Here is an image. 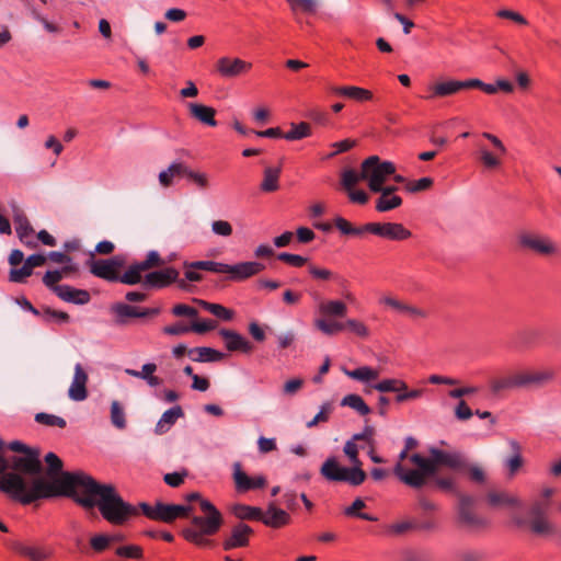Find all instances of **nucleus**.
Wrapping results in <instances>:
<instances>
[{"label": "nucleus", "instance_id": "nucleus-1", "mask_svg": "<svg viewBox=\"0 0 561 561\" xmlns=\"http://www.w3.org/2000/svg\"><path fill=\"white\" fill-rule=\"evenodd\" d=\"M44 461L47 465L46 477L39 474L26 481L18 473H7L0 477V491L22 505L59 496L72 500L77 494L76 488L82 486L85 478L90 477L82 471H64L62 460L53 451L45 455Z\"/></svg>", "mask_w": 561, "mask_h": 561}, {"label": "nucleus", "instance_id": "nucleus-2", "mask_svg": "<svg viewBox=\"0 0 561 561\" xmlns=\"http://www.w3.org/2000/svg\"><path fill=\"white\" fill-rule=\"evenodd\" d=\"M81 488L83 495L77 493L73 502L85 511L98 507L111 525L122 526L137 514V507L124 501L113 484L100 483L90 476Z\"/></svg>", "mask_w": 561, "mask_h": 561}, {"label": "nucleus", "instance_id": "nucleus-3", "mask_svg": "<svg viewBox=\"0 0 561 561\" xmlns=\"http://www.w3.org/2000/svg\"><path fill=\"white\" fill-rule=\"evenodd\" d=\"M187 502H198L205 516H193L191 526L182 529L183 538L199 547L211 548L215 541L208 537L216 535L224 524V517L220 511L208 500L204 499L199 492H191L185 495Z\"/></svg>", "mask_w": 561, "mask_h": 561}, {"label": "nucleus", "instance_id": "nucleus-4", "mask_svg": "<svg viewBox=\"0 0 561 561\" xmlns=\"http://www.w3.org/2000/svg\"><path fill=\"white\" fill-rule=\"evenodd\" d=\"M321 476L330 482H345L351 486L363 484L367 478L366 472L357 467L340 465L334 456L329 457L320 468Z\"/></svg>", "mask_w": 561, "mask_h": 561}, {"label": "nucleus", "instance_id": "nucleus-5", "mask_svg": "<svg viewBox=\"0 0 561 561\" xmlns=\"http://www.w3.org/2000/svg\"><path fill=\"white\" fill-rule=\"evenodd\" d=\"M394 172L396 167L391 161H381L378 156H370L362 163L360 179L367 182L371 192H378L379 185Z\"/></svg>", "mask_w": 561, "mask_h": 561}, {"label": "nucleus", "instance_id": "nucleus-6", "mask_svg": "<svg viewBox=\"0 0 561 561\" xmlns=\"http://www.w3.org/2000/svg\"><path fill=\"white\" fill-rule=\"evenodd\" d=\"M193 512L190 504H165L157 502L154 505L142 502V515L158 522L173 523L178 518L188 517Z\"/></svg>", "mask_w": 561, "mask_h": 561}, {"label": "nucleus", "instance_id": "nucleus-7", "mask_svg": "<svg viewBox=\"0 0 561 561\" xmlns=\"http://www.w3.org/2000/svg\"><path fill=\"white\" fill-rule=\"evenodd\" d=\"M9 463V469L13 470L12 473H18L21 477L28 476L31 479L39 477L44 470L39 448L23 455H13L10 457Z\"/></svg>", "mask_w": 561, "mask_h": 561}, {"label": "nucleus", "instance_id": "nucleus-8", "mask_svg": "<svg viewBox=\"0 0 561 561\" xmlns=\"http://www.w3.org/2000/svg\"><path fill=\"white\" fill-rule=\"evenodd\" d=\"M87 264L94 276L115 283L118 282V273L125 265V259L122 255H114L107 260H95L94 253H91Z\"/></svg>", "mask_w": 561, "mask_h": 561}, {"label": "nucleus", "instance_id": "nucleus-9", "mask_svg": "<svg viewBox=\"0 0 561 561\" xmlns=\"http://www.w3.org/2000/svg\"><path fill=\"white\" fill-rule=\"evenodd\" d=\"M430 455L433 456L435 470L439 466L447 467L456 471H462L468 467L467 458L459 451H446L436 447L430 448Z\"/></svg>", "mask_w": 561, "mask_h": 561}, {"label": "nucleus", "instance_id": "nucleus-10", "mask_svg": "<svg viewBox=\"0 0 561 561\" xmlns=\"http://www.w3.org/2000/svg\"><path fill=\"white\" fill-rule=\"evenodd\" d=\"M232 478L236 491L238 493H247L249 491L260 490L266 486L267 481L263 474L249 477L243 470L239 461L234 462Z\"/></svg>", "mask_w": 561, "mask_h": 561}, {"label": "nucleus", "instance_id": "nucleus-11", "mask_svg": "<svg viewBox=\"0 0 561 561\" xmlns=\"http://www.w3.org/2000/svg\"><path fill=\"white\" fill-rule=\"evenodd\" d=\"M252 65L240 58L220 57L215 64V71L224 79L237 78L251 69Z\"/></svg>", "mask_w": 561, "mask_h": 561}, {"label": "nucleus", "instance_id": "nucleus-12", "mask_svg": "<svg viewBox=\"0 0 561 561\" xmlns=\"http://www.w3.org/2000/svg\"><path fill=\"white\" fill-rule=\"evenodd\" d=\"M224 265V274H229L228 278L232 282H242L257 275L265 268L263 263L256 261L240 262L233 265L225 263Z\"/></svg>", "mask_w": 561, "mask_h": 561}, {"label": "nucleus", "instance_id": "nucleus-13", "mask_svg": "<svg viewBox=\"0 0 561 561\" xmlns=\"http://www.w3.org/2000/svg\"><path fill=\"white\" fill-rule=\"evenodd\" d=\"M179 277V271L174 267L153 271L142 276V289H160L169 286Z\"/></svg>", "mask_w": 561, "mask_h": 561}, {"label": "nucleus", "instance_id": "nucleus-14", "mask_svg": "<svg viewBox=\"0 0 561 561\" xmlns=\"http://www.w3.org/2000/svg\"><path fill=\"white\" fill-rule=\"evenodd\" d=\"M518 243L520 248L531 250L542 255H550L557 252L556 245L548 238L528 232H523L518 236Z\"/></svg>", "mask_w": 561, "mask_h": 561}, {"label": "nucleus", "instance_id": "nucleus-15", "mask_svg": "<svg viewBox=\"0 0 561 561\" xmlns=\"http://www.w3.org/2000/svg\"><path fill=\"white\" fill-rule=\"evenodd\" d=\"M519 389L541 388L553 380L552 370H522L517 371Z\"/></svg>", "mask_w": 561, "mask_h": 561}, {"label": "nucleus", "instance_id": "nucleus-16", "mask_svg": "<svg viewBox=\"0 0 561 561\" xmlns=\"http://www.w3.org/2000/svg\"><path fill=\"white\" fill-rule=\"evenodd\" d=\"M4 543L10 550L30 561H45L50 557V552L45 548L28 546L18 539H8Z\"/></svg>", "mask_w": 561, "mask_h": 561}, {"label": "nucleus", "instance_id": "nucleus-17", "mask_svg": "<svg viewBox=\"0 0 561 561\" xmlns=\"http://www.w3.org/2000/svg\"><path fill=\"white\" fill-rule=\"evenodd\" d=\"M253 534V529L244 524L238 523L231 529V534L222 541V548L226 551L247 547L250 542V536Z\"/></svg>", "mask_w": 561, "mask_h": 561}, {"label": "nucleus", "instance_id": "nucleus-18", "mask_svg": "<svg viewBox=\"0 0 561 561\" xmlns=\"http://www.w3.org/2000/svg\"><path fill=\"white\" fill-rule=\"evenodd\" d=\"M459 504H458V518L459 522L467 526H483L485 525V522L478 517L472 512V506L474 504V497L467 494H459Z\"/></svg>", "mask_w": 561, "mask_h": 561}, {"label": "nucleus", "instance_id": "nucleus-19", "mask_svg": "<svg viewBox=\"0 0 561 561\" xmlns=\"http://www.w3.org/2000/svg\"><path fill=\"white\" fill-rule=\"evenodd\" d=\"M218 334L225 340V346L229 352H242L249 354L253 345L242 334L230 329H220Z\"/></svg>", "mask_w": 561, "mask_h": 561}, {"label": "nucleus", "instance_id": "nucleus-20", "mask_svg": "<svg viewBox=\"0 0 561 561\" xmlns=\"http://www.w3.org/2000/svg\"><path fill=\"white\" fill-rule=\"evenodd\" d=\"M87 382L88 374L81 364H76L73 379L68 390L69 398L73 401L85 400L88 397Z\"/></svg>", "mask_w": 561, "mask_h": 561}, {"label": "nucleus", "instance_id": "nucleus-21", "mask_svg": "<svg viewBox=\"0 0 561 561\" xmlns=\"http://www.w3.org/2000/svg\"><path fill=\"white\" fill-rule=\"evenodd\" d=\"M261 522L271 528H280L290 522L289 514L277 507L274 503H270L266 511L262 513Z\"/></svg>", "mask_w": 561, "mask_h": 561}, {"label": "nucleus", "instance_id": "nucleus-22", "mask_svg": "<svg viewBox=\"0 0 561 561\" xmlns=\"http://www.w3.org/2000/svg\"><path fill=\"white\" fill-rule=\"evenodd\" d=\"M58 298L75 305H85L91 300V295L85 289H78L70 285H61L55 288Z\"/></svg>", "mask_w": 561, "mask_h": 561}, {"label": "nucleus", "instance_id": "nucleus-23", "mask_svg": "<svg viewBox=\"0 0 561 561\" xmlns=\"http://www.w3.org/2000/svg\"><path fill=\"white\" fill-rule=\"evenodd\" d=\"M110 311L114 316V321L117 324H127L133 319L140 318V307L130 306L124 302L113 304Z\"/></svg>", "mask_w": 561, "mask_h": 561}, {"label": "nucleus", "instance_id": "nucleus-24", "mask_svg": "<svg viewBox=\"0 0 561 561\" xmlns=\"http://www.w3.org/2000/svg\"><path fill=\"white\" fill-rule=\"evenodd\" d=\"M394 474L407 485L420 489L426 483V477L415 469H408L400 462L396 465Z\"/></svg>", "mask_w": 561, "mask_h": 561}, {"label": "nucleus", "instance_id": "nucleus-25", "mask_svg": "<svg viewBox=\"0 0 561 561\" xmlns=\"http://www.w3.org/2000/svg\"><path fill=\"white\" fill-rule=\"evenodd\" d=\"M16 224L15 231L20 241L30 249H35L37 242L32 238L34 229L28 219L24 215H16L14 217Z\"/></svg>", "mask_w": 561, "mask_h": 561}, {"label": "nucleus", "instance_id": "nucleus-26", "mask_svg": "<svg viewBox=\"0 0 561 561\" xmlns=\"http://www.w3.org/2000/svg\"><path fill=\"white\" fill-rule=\"evenodd\" d=\"M187 106L193 118L210 127L217 126V121L215 119L216 110L214 107L199 103H188Z\"/></svg>", "mask_w": 561, "mask_h": 561}, {"label": "nucleus", "instance_id": "nucleus-27", "mask_svg": "<svg viewBox=\"0 0 561 561\" xmlns=\"http://www.w3.org/2000/svg\"><path fill=\"white\" fill-rule=\"evenodd\" d=\"M513 520L518 527H523L529 524L531 531L536 535L548 536L554 534L556 531L553 525L550 524L547 518H533L530 522H528L525 517L515 516Z\"/></svg>", "mask_w": 561, "mask_h": 561}, {"label": "nucleus", "instance_id": "nucleus-28", "mask_svg": "<svg viewBox=\"0 0 561 561\" xmlns=\"http://www.w3.org/2000/svg\"><path fill=\"white\" fill-rule=\"evenodd\" d=\"M381 302L385 304L386 306L392 308L398 313L408 316V317H410L412 319L425 318L427 316L424 310H422L420 308H416L414 306L404 304L403 301H400V300H398V299H396L393 297H389V296L388 297H383L381 299Z\"/></svg>", "mask_w": 561, "mask_h": 561}, {"label": "nucleus", "instance_id": "nucleus-29", "mask_svg": "<svg viewBox=\"0 0 561 561\" xmlns=\"http://www.w3.org/2000/svg\"><path fill=\"white\" fill-rule=\"evenodd\" d=\"M188 356L192 360L198 363L220 362L225 358V353L208 346H198L188 350Z\"/></svg>", "mask_w": 561, "mask_h": 561}, {"label": "nucleus", "instance_id": "nucleus-30", "mask_svg": "<svg viewBox=\"0 0 561 561\" xmlns=\"http://www.w3.org/2000/svg\"><path fill=\"white\" fill-rule=\"evenodd\" d=\"M190 168L181 161L172 162L167 170L159 173V181L162 186H170L173 178H186Z\"/></svg>", "mask_w": 561, "mask_h": 561}, {"label": "nucleus", "instance_id": "nucleus-31", "mask_svg": "<svg viewBox=\"0 0 561 561\" xmlns=\"http://www.w3.org/2000/svg\"><path fill=\"white\" fill-rule=\"evenodd\" d=\"M184 416V411L181 405H174L164 411L159 422L157 423L156 432L158 434L167 433L179 419Z\"/></svg>", "mask_w": 561, "mask_h": 561}, {"label": "nucleus", "instance_id": "nucleus-32", "mask_svg": "<svg viewBox=\"0 0 561 561\" xmlns=\"http://www.w3.org/2000/svg\"><path fill=\"white\" fill-rule=\"evenodd\" d=\"M489 387L491 393L494 396H497L503 391L519 389L517 373L510 376L493 378L490 380Z\"/></svg>", "mask_w": 561, "mask_h": 561}, {"label": "nucleus", "instance_id": "nucleus-33", "mask_svg": "<svg viewBox=\"0 0 561 561\" xmlns=\"http://www.w3.org/2000/svg\"><path fill=\"white\" fill-rule=\"evenodd\" d=\"M231 513L241 520L261 522L263 511L260 507L238 503L232 505Z\"/></svg>", "mask_w": 561, "mask_h": 561}, {"label": "nucleus", "instance_id": "nucleus-34", "mask_svg": "<svg viewBox=\"0 0 561 561\" xmlns=\"http://www.w3.org/2000/svg\"><path fill=\"white\" fill-rule=\"evenodd\" d=\"M195 301L206 311L214 314L216 318L222 321H231L234 317V312L231 309L226 308L220 304L208 302L202 299H195Z\"/></svg>", "mask_w": 561, "mask_h": 561}, {"label": "nucleus", "instance_id": "nucleus-35", "mask_svg": "<svg viewBox=\"0 0 561 561\" xmlns=\"http://www.w3.org/2000/svg\"><path fill=\"white\" fill-rule=\"evenodd\" d=\"M308 272H309L310 276L314 279H319V280L333 279L341 287H345L347 284V280L344 277H342L337 274H334L332 271L324 268V267H319L313 264H309Z\"/></svg>", "mask_w": 561, "mask_h": 561}, {"label": "nucleus", "instance_id": "nucleus-36", "mask_svg": "<svg viewBox=\"0 0 561 561\" xmlns=\"http://www.w3.org/2000/svg\"><path fill=\"white\" fill-rule=\"evenodd\" d=\"M460 90H462L461 80L443 81V82H438L432 87L433 94L430 98L448 96V95L456 94Z\"/></svg>", "mask_w": 561, "mask_h": 561}, {"label": "nucleus", "instance_id": "nucleus-37", "mask_svg": "<svg viewBox=\"0 0 561 561\" xmlns=\"http://www.w3.org/2000/svg\"><path fill=\"white\" fill-rule=\"evenodd\" d=\"M513 455L505 460V466L508 468L510 476H514L523 466V457L520 454V445L515 439L507 440Z\"/></svg>", "mask_w": 561, "mask_h": 561}, {"label": "nucleus", "instance_id": "nucleus-38", "mask_svg": "<svg viewBox=\"0 0 561 561\" xmlns=\"http://www.w3.org/2000/svg\"><path fill=\"white\" fill-rule=\"evenodd\" d=\"M410 461L417 467V471L422 472L426 478L434 477L436 474L433 456L426 458L421 454H413L410 456Z\"/></svg>", "mask_w": 561, "mask_h": 561}, {"label": "nucleus", "instance_id": "nucleus-39", "mask_svg": "<svg viewBox=\"0 0 561 561\" xmlns=\"http://www.w3.org/2000/svg\"><path fill=\"white\" fill-rule=\"evenodd\" d=\"M280 169L279 168H266L264 170V178L260 188L265 193L275 192L278 190Z\"/></svg>", "mask_w": 561, "mask_h": 561}, {"label": "nucleus", "instance_id": "nucleus-40", "mask_svg": "<svg viewBox=\"0 0 561 561\" xmlns=\"http://www.w3.org/2000/svg\"><path fill=\"white\" fill-rule=\"evenodd\" d=\"M342 407H350L355 410L359 415H367L371 412L368 404L364 401V399L356 393L345 396L341 401Z\"/></svg>", "mask_w": 561, "mask_h": 561}, {"label": "nucleus", "instance_id": "nucleus-41", "mask_svg": "<svg viewBox=\"0 0 561 561\" xmlns=\"http://www.w3.org/2000/svg\"><path fill=\"white\" fill-rule=\"evenodd\" d=\"M411 237V231L408 230L402 224L399 222H386L383 238L401 241Z\"/></svg>", "mask_w": 561, "mask_h": 561}, {"label": "nucleus", "instance_id": "nucleus-42", "mask_svg": "<svg viewBox=\"0 0 561 561\" xmlns=\"http://www.w3.org/2000/svg\"><path fill=\"white\" fill-rule=\"evenodd\" d=\"M374 390L380 393L393 392L404 390L405 381L398 378H386L370 386Z\"/></svg>", "mask_w": 561, "mask_h": 561}, {"label": "nucleus", "instance_id": "nucleus-43", "mask_svg": "<svg viewBox=\"0 0 561 561\" xmlns=\"http://www.w3.org/2000/svg\"><path fill=\"white\" fill-rule=\"evenodd\" d=\"M345 375L354 380L369 382L379 377V371L369 366H360L353 370H345Z\"/></svg>", "mask_w": 561, "mask_h": 561}, {"label": "nucleus", "instance_id": "nucleus-44", "mask_svg": "<svg viewBox=\"0 0 561 561\" xmlns=\"http://www.w3.org/2000/svg\"><path fill=\"white\" fill-rule=\"evenodd\" d=\"M319 310L324 316L342 318L347 312V307L340 300H328L319 306Z\"/></svg>", "mask_w": 561, "mask_h": 561}, {"label": "nucleus", "instance_id": "nucleus-45", "mask_svg": "<svg viewBox=\"0 0 561 561\" xmlns=\"http://www.w3.org/2000/svg\"><path fill=\"white\" fill-rule=\"evenodd\" d=\"M311 135V127L306 122H300L298 124L291 123L290 130L284 134V138L288 141L300 140L307 138Z\"/></svg>", "mask_w": 561, "mask_h": 561}, {"label": "nucleus", "instance_id": "nucleus-46", "mask_svg": "<svg viewBox=\"0 0 561 561\" xmlns=\"http://www.w3.org/2000/svg\"><path fill=\"white\" fill-rule=\"evenodd\" d=\"M488 502L492 506H522V503L517 497L505 492H490L488 494Z\"/></svg>", "mask_w": 561, "mask_h": 561}, {"label": "nucleus", "instance_id": "nucleus-47", "mask_svg": "<svg viewBox=\"0 0 561 561\" xmlns=\"http://www.w3.org/2000/svg\"><path fill=\"white\" fill-rule=\"evenodd\" d=\"M225 263L216 262V261H193V262H184V267L197 270V271H207L217 274H224V265Z\"/></svg>", "mask_w": 561, "mask_h": 561}, {"label": "nucleus", "instance_id": "nucleus-48", "mask_svg": "<svg viewBox=\"0 0 561 561\" xmlns=\"http://www.w3.org/2000/svg\"><path fill=\"white\" fill-rule=\"evenodd\" d=\"M117 540L116 536L98 534L90 538V547L95 553H102L107 550L111 545Z\"/></svg>", "mask_w": 561, "mask_h": 561}, {"label": "nucleus", "instance_id": "nucleus-49", "mask_svg": "<svg viewBox=\"0 0 561 561\" xmlns=\"http://www.w3.org/2000/svg\"><path fill=\"white\" fill-rule=\"evenodd\" d=\"M365 507H366L365 502L360 497H357L354 500L352 505L347 506L344 510V514L348 517H356V518H360L364 520L377 522L378 518L376 516L359 512L362 508H365Z\"/></svg>", "mask_w": 561, "mask_h": 561}, {"label": "nucleus", "instance_id": "nucleus-50", "mask_svg": "<svg viewBox=\"0 0 561 561\" xmlns=\"http://www.w3.org/2000/svg\"><path fill=\"white\" fill-rule=\"evenodd\" d=\"M342 96L363 102L371 100L373 93L364 88L346 85V90L342 91Z\"/></svg>", "mask_w": 561, "mask_h": 561}, {"label": "nucleus", "instance_id": "nucleus-51", "mask_svg": "<svg viewBox=\"0 0 561 561\" xmlns=\"http://www.w3.org/2000/svg\"><path fill=\"white\" fill-rule=\"evenodd\" d=\"M314 325L325 335H334L345 330V324L343 322L327 321L324 319H317Z\"/></svg>", "mask_w": 561, "mask_h": 561}, {"label": "nucleus", "instance_id": "nucleus-52", "mask_svg": "<svg viewBox=\"0 0 561 561\" xmlns=\"http://www.w3.org/2000/svg\"><path fill=\"white\" fill-rule=\"evenodd\" d=\"M35 421L37 423L46 425V426H57L60 428H64L67 425V422L64 417L55 415V414H48L45 412L36 413Z\"/></svg>", "mask_w": 561, "mask_h": 561}, {"label": "nucleus", "instance_id": "nucleus-53", "mask_svg": "<svg viewBox=\"0 0 561 561\" xmlns=\"http://www.w3.org/2000/svg\"><path fill=\"white\" fill-rule=\"evenodd\" d=\"M402 205V198L399 195H392L389 197L380 196L376 201V209L380 213L392 210Z\"/></svg>", "mask_w": 561, "mask_h": 561}, {"label": "nucleus", "instance_id": "nucleus-54", "mask_svg": "<svg viewBox=\"0 0 561 561\" xmlns=\"http://www.w3.org/2000/svg\"><path fill=\"white\" fill-rule=\"evenodd\" d=\"M118 282L127 285L140 283V262H135L123 275L118 273Z\"/></svg>", "mask_w": 561, "mask_h": 561}, {"label": "nucleus", "instance_id": "nucleus-55", "mask_svg": "<svg viewBox=\"0 0 561 561\" xmlns=\"http://www.w3.org/2000/svg\"><path fill=\"white\" fill-rule=\"evenodd\" d=\"M41 316L46 323L51 321H56L58 323H68L70 321V316L67 312L55 310L50 307H45Z\"/></svg>", "mask_w": 561, "mask_h": 561}, {"label": "nucleus", "instance_id": "nucleus-56", "mask_svg": "<svg viewBox=\"0 0 561 561\" xmlns=\"http://www.w3.org/2000/svg\"><path fill=\"white\" fill-rule=\"evenodd\" d=\"M291 10L295 11H302L304 13L313 14L317 12L318 9V2L317 0H286Z\"/></svg>", "mask_w": 561, "mask_h": 561}, {"label": "nucleus", "instance_id": "nucleus-57", "mask_svg": "<svg viewBox=\"0 0 561 561\" xmlns=\"http://www.w3.org/2000/svg\"><path fill=\"white\" fill-rule=\"evenodd\" d=\"M111 422L115 427L119 430L126 427L125 413L117 401H113L111 405Z\"/></svg>", "mask_w": 561, "mask_h": 561}, {"label": "nucleus", "instance_id": "nucleus-58", "mask_svg": "<svg viewBox=\"0 0 561 561\" xmlns=\"http://www.w3.org/2000/svg\"><path fill=\"white\" fill-rule=\"evenodd\" d=\"M358 450H359L358 445L352 438L348 439L343 447V451L348 457V459L352 463V467L358 466L359 468H362L363 463L358 457Z\"/></svg>", "mask_w": 561, "mask_h": 561}, {"label": "nucleus", "instance_id": "nucleus-59", "mask_svg": "<svg viewBox=\"0 0 561 561\" xmlns=\"http://www.w3.org/2000/svg\"><path fill=\"white\" fill-rule=\"evenodd\" d=\"M432 478L437 489L459 496L460 493L458 492L456 483L451 478L437 477L436 474Z\"/></svg>", "mask_w": 561, "mask_h": 561}, {"label": "nucleus", "instance_id": "nucleus-60", "mask_svg": "<svg viewBox=\"0 0 561 561\" xmlns=\"http://www.w3.org/2000/svg\"><path fill=\"white\" fill-rule=\"evenodd\" d=\"M32 274L33 271L24 263L20 268L10 270L9 280L16 284H23Z\"/></svg>", "mask_w": 561, "mask_h": 561}, {"label": "nucleus", "instance_id": "nucleus-61", "mask_svg": "<svg viewBox=\"0 0 561 561\" xmlns=\"http://www.w3.org/2000/svg\"><path fill=\"white\" fill-rule=\"evenodd\" d=\"M423 389H409L408 383L405 382L404 390L397 391L394 401L398 404L407 402L409 400H415L423 394Z\"/></svg>", "mask_w": 561, "mask_h": 561}, {"label": "nucleus", "instance_id": "nucleus-62", "mask_svg": "<svg viewBox=\"0 0 561 561\" xmlns=\"http://www.w3.org/2000/svg\"><path fill=\"white\" fill-rule=\"evenodd\" d=\"M64 277L65 276L60 270L47 271L43 276V283L47 288L55 293L56 287H61V285H58V282Z\"/></svg>", "mask_w": 561, "mask_h": 561}, {"label": "nucleus", "instance_id": "nucleus-63", "mask_svg": "<svg viewBox=\"0 0 561 561\" xmlns=\"http://www.w3.org/2000/svg\"><path fill=\"white\" fill-rule=\"evenodd\" d=\"M433 185L432 178H421L416 181L407 182L405 190L409 193H417L428 190Z\"/></svg>", "mask_w": 561, "mask_h": 561}, {"label": "nucleus", "instance_id": "nucleus-64", "mask_svg": "<svg viewBox=\"0 0 561 561\" xmlns=\"http://www.w3.org/2000/svg\"><path fill=\"white\" fill-rule=\"evenodd\" d=\"M334 226L340 230L342 234L346 236H360V227H353L345 218L336 217L334 219Z\"/></svg>", "mask_w": 561, "mask_h": 561}]
</instances>
